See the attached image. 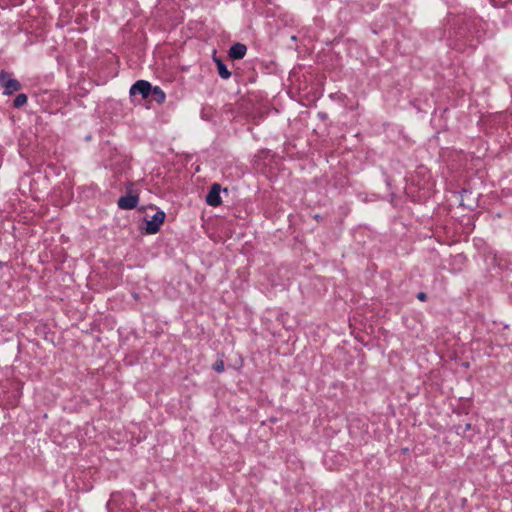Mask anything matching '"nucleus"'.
<instances>
[{"label":"nucleus","mask_w":512,"mask_h":512,"mask_svg":"<svg viewBox=\"0 0 512 512\" xmlns=\"http://www.w3.org/2000/svg\"><path fill=\"white\" fill-rule=\"evenodd\" d=\"M0 86L4 89L3 94L8 96L22 88L21 83L17 79L12 78L11 73L5 70L0 71Z\"/></svg>","instance_id":"nucleus-1"},{"label":"nucleus","mask_w":512,"mask_h":512,"mask_svg":"<svg viewBox=\"0 0 512 512\" xmlns=\"http://www.w3.org/2000/svg\"><path fill=\"white\" fill-rule=\"evenodd\" d=\"M152 85L146 80L136 81L130 88V96L140 95L142 99H147L150 96Z\"/></svg>","instance_id":"nucleus-2"},{"label":"nucleus","mask_w":512,"mask_h":512,"mask_svg":"<svg viewBox=\"0 0 512 512\" xmlns=\"http://www.w3.org/2000/svg\"><path fill=\"white\" fill-rule=\"evenodd\" d=\"M164 220L165 213L163 211H157L152 216L151 220L146 221L145 232L147 234H156L160 230V227L163 224Z\"/></svg>","instance_id":"nucleus-3"},{"label":"nucleus","mask_w":512,"mask_h":512,"mask_svg":"<svg viewBox=\"0 0 512 512\" xmlns=\"http://www.w3.org/2000/svg\"><path fill=\"white\" fill-rule=\"evenodd\" d=\"M471 24L472 23H470L469 21L462 19L461 27H459L458 31L456 32L457 40L463 41V44L469 43V45H472L470 41L474 37V35L470 29Z\"/></svg>","instance_id":"nucleus-4"},{"label":"nucleus","mask_w":512,"mask_h":512,"mask_svg":"<svg viewBox=\"0 0 512 512\" xmlns=\"http://www.w3.org/2000/svg\"><path fill=\"white\" fill-rule=\"evenodd\" d=\"M220 192L221 185L219 183L212 184L208 194L206 195V203L212 207H218L219 205H221L222 199L220 196Z\"/></svg>","instance_id":"nucleus-5"},{"label":"nucleus","mask_w":512,"mask_h":512,"mask_svg":"<svg viewBox=\"0 0 512 512\" xmlns=\"http://www.w3.org/2000/svg\"><path fill=\"white\" fill-rule=\"evenodd\" d=\"M138 202H139V196L137 194H135V195L127 194L125 196H121L118 199L117 204L120 209L132 210L137 207Z\"/></svg>","instance_id":"nucleus-6"},{"label":"nucleus","mask_w":512,"mask_h":512,"mask_svg":"<svg viewBox=\"0 0 512 512\" xmlns=\"http://www.w3.org/2000/svg\"><path fill=\"white\" fill-rule=\"evenodd\" d=\"M246 52H247L246 45H244L242 43H235L230 47L228 54L231 59L240 60V59L244 58V56L246 55Z\"/></svg>","instance_id":"nucleus-7"},{"label":"nucleus","mask_w":512,"mask_h":512,"mask_svg":"<svg viewBox=\"0 0 512 512\" xmlns=\"http://www.w3.org/2000/svg\"><path fill=\"white\" fill-rule=\"evenodd\" d=\"M149 97H151V101H154L157 104H163L166 99V94L159 86H152Z\"/></svg>","instance_id":"nucleus-8"},{"label":"nucleus","mask_w":512,"mask_h":512,"mask_svg":"<svg viewBox=\"0 0 512 512\" xmlns=\"http://www.w3.org/2000/svg\"><path fill=\"white\" fill-rule=\"evenodd\" d=\"M214 62L217 65L219 76L222 79H229L231 76V72L228 70L227 66L223 63V61L219 58L214 57Z\"/></svg>","instance_id":"nucleus-9"},{"label":"nucleus","mask_w":512,"mask_h":512,"mask_svg":"<svg viewBox=\"0 0 512 512\" xmlns=\"http://www.w3.org/2000/svg\"><path fill=\"white\" fill-rule=\"evenodd\" d=\"M27 101H28L27 95L24 93H20L15 97V99L13 101V107L16 109L21 108L27 103Z\"/></svg>","instance_id":"nucleus-10"},{"label":"nucleus","mask_w":512,"mask_h":512,"mask_svg":"<svg viewBox=\"0 0 512 512\" xmlns=\"http://www.w3.org/2000/svg\"><path fill=\"white\" fill-rule=\"evenodd\" d=\"M21 396V390L18 385H13V394L9 397V404L12 406H16L18 404V400Z\"/></svg>","instance_id":"nucleus-11"},{"label":"nucleus","mask_w":512,"mask_h":512,"mask_svg":"<svg viewBox=\"0 0 512 512\" xmlns=\"http://www.w3.org/2000/svg\"><path fill=\"white\" fill-rule=\"evenodd\" d=\"M471 423L457 424L454 426L455 432L460 436H466V433L471 429Z\"/></svg>","instance_id":"nucleus-12"},{"label":"nucleus","mask_w":512,"mask_h":512,"mask_svg":"<svg viewBox=\"0 0 512 512\" xmlns=\"http://www.w3.org/2000/svg\"><path fill=\"white\" fill-rule=\"evenodd\" d=\"M213 370L217 373H222L225 369V364L222 358L218 359L212 366Z\"/></svg>","instance_id":"nucleus-13"},{"label":"nucleus","mask_w":512,"mask_h":512,"mask_svg":"<svg viewBox=\"0 0 512 512\" xmlns=\"http://www.w3.org/2000/svg\"><path fill=\"white\" fill-rule=\"evenodd\" d=\"M490 2L494 7L500 8L505 7L508 3H511L512 0H490Z\"/></svg>","instance_id":"nucleus-14"},{"label":"nucleus","mask_w":512,"mask_h":512,"mask_svg":"<svg viewBox=\"0 0 512 512\" xmlns=\"http://www.w3.org/2000/svg\"><path fill=\"white\" fill-rule=\"evenodd\" d=\"M427 294L425 292H419L417 294V299H419L420 301H426L427 300Z\"/></svg>","instance_id":"nucleus-15"},{"label":"nucleus","mask_w":512,"mask_h":512,"mask_svg":"<svg viewBox=\"0 0 512 512\" xmlns=\"http://www.w3.org/2000/svg\"><path fill=\"white\" fill-rule=\"evenodd\" d=\"M314 219L317 220V221H320L322 219V217L320 215L316 214L314 216Z\"/></svg>","instance_id":"nucleus-16"}]
</instances>
